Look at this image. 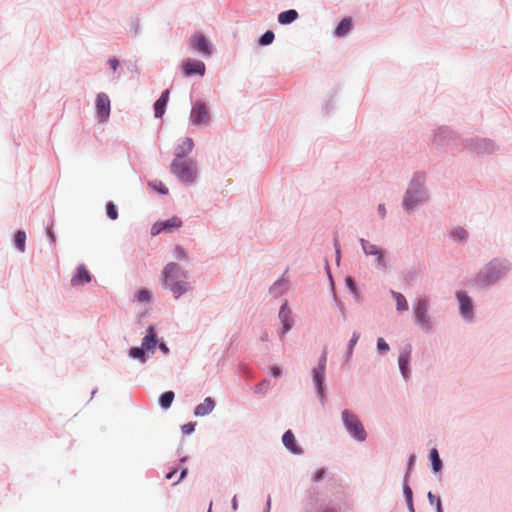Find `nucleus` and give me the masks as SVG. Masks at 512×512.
<instances>
[{
	"label": "nucleus",
	"mask_w": 512,
	"mask_h": 512,
	"mask_svg": "<svg viewBox=\"0 0 512 512\" xmlns=\"http://www.w3.org/2000/svg\"><path fill=\"white\" fill-rule=\"evenodd\" d=\"M162 276L163 286L168 288L176 299L190 290V284L186 280L187 272L177 264L168 263L162 271Z\"/></svg>",
	"instance_id": "1"
},
{
	"label": "nucleus",
	"mask_w": 512,
	"mask_h": 512,
	"mask_svg": "<svg viewBox=\"0 0 512 512\" xmlns=\"http://www.w3.org/2000/svg\"><path fill=\"white\" fill-rule=\"evenodd\" d=\"M171 172L180 181L191 183L196 178V164L193 161L175 159L171 163Z\"/></svg>",
	"instance_id": "2"
},
{
	"label": "nucleus",
	"mask_w": 512,
	"mask_h": 512,
	"mask_svg": "<svg viewBox=\"0 0 512 512\" xmlns=\"http://www.w3.org/2000/svg\"><path fill=\"white\" fill-rule=\"evenodd\" d=\"M342 420L352 437L358 441H364L366 439V431L357 415L349 410H344L342 412Z\"/></svg>",
	"instance_id": "3"
},
{
	"label": "nucleus",
	"mask_w": 512,
	"mask_h": 512,
	"mask_svg": "<svg viewBox=\"0 0 512 512\" xmlns=\"http://www.w3.org/2000/svg\"><path fill=\"white\" fill-rule=\"evenodd\" d=\"M507 266L494 260L488 264L484 271L478 274L477 282L481 285H488L496 281L507 270Z\"/></svg>",
	"instance_id": "4"
},
{
	"label": "nucleus",
	"mask_w": 512,
	"mask_h": 512,
	"mask_svg": "<svg viewBox=\"0 0 512 512\" xmlns=\"http://www.w3.org/2000/svg\"><path fill=\"white\" fill-rule=\"evenodd\" d=\"M414 314L416 318V322L420 325L421 328L425 330H430L432 325L428 316V303L425 299H420L415 307Z\"/></svg>",
	"instance_id": "5"
},
{
	"label": "nucleus",
	"mask_w": 512,
	"mask_h": 512,
	"mask_svg": "<svg viewBox=\"0 0 512 512\" xmlns=\"http://www.w3.org/2000/svg\"><path fill=\"white\" fill-rule=\"evenodd\" d=\"M190 119L195 125L207 124L209 122L210 115L204 102L197 101L194 103L191 110Z\"/></svg>",
	"instance_id": "6"
},
{
	"label": "nucleus",
	"mask_w": 512,
	"mask_h": 512,
	"mask_svg": "<svg viewBox=\"0 0 512 512\" xmlns=\"http://www.w3.org/2000/svg\"><path fill=\"white\" fill-rule=\"evenodd\" d=\"M193 49L204 56H210L212 53L211 46L206 37L201 33H195L190 40Z\"/></svg>",
	"instance_id": "7"
},
{
	"label": "nucleus",
	"mask_w": 512,
	"mask_h": 512,
	"mask_svg": "<svg viewBox=\"0 0 512 512\" xmlns=\"http://www.w3.org/2000/svg\"><path fill=\"white\" fill-rule=\"evenodd\" d=\"M181 225V219L174 216L168 220L156 222L151 229V233L152 235H158L162 231H172L173 229L181 227Z\"/></svg>",
	"instance_id": "8"
},
{
	"label": "nucleus",
	"mask_w": 512,
	"mask_h": 512,
	"mask_svg": "<svg viewBox=\"0 0 512 512\" xmlns=\"http://www.w3.org/2000/svg\"><path fill=\"white\" fill-rule=\"evenodd\" d=\"M360 242H361L362 249H363L364 253L366 255L375 256L377 264L380 267L385 268L386 263H385V259H384L383 250L380 249L379 247H377L376 245L369 243L368 241H366L364 239H361Z\"/></svg>",
	"instance_id": "9"
},
{
	"label": "nucleus",
	"mask_w": 512,
	"mask_h": 512,
	"mask_svg": "<svg viewBox=\"0 0 512 512\" xmlns=\"http://www.w3.org/2000/svg\"><path fill=\"white\" fill-rule=\"evenodd\" d=\"M96 110L100 121H105L110 115V100L109 97L100 93L96 98Z\"/></svg>",
	"instance_id": "10"
},
{
	"label": "nucleus",
	"mask_w": 512,
	"mask_h": 512,
	"mask_svg": "<svg viewBox=\"0 0 512 512\" xmlns=\"http://www.w3.org/2000/svg\"><path fill=\"white\" fill-rule=\"evenodd\" d=\"M185 76L198 74L203 76L205 73V64L199 60L186 59L182 63Z\"/></svg>",
	"instance_id": "11"
},
{
	"label": "nucleus",
	"mask_w": 512,
	"mask_h": 512,
	"mask_svg": "<svg viewBox=\"0 0 512 512\" xmlns=\"http://www.w3.org/2000/svg\"><path fill=\"white\" fill-rule=\"evenodd\" d=\"M325 363L326 353L322 355L318 367L313 370V380L318 388V392L320 395H322L323 393L322 384L324 381Z\"/></svg>",
	"instance_id": "12"
},
{
	"label": "nucleus",
	"mask_w": 512,
	"mask_h": 512,
	"mask_svg": "<svg viewBox=\"0 0 512 512\" xmlns=\"http://www.w3.org/2000/svg\"><path fill=\"white\" fill-rule=\"evenodd\" d=\"M410 356H411V346L408 345L406 348H404L399 355V368L404 378H407L409 375V362H410Z\"/></svg>",
	"instance_id": "13"
},
{
	"label": "nucleus",
	"mask_w": 512,
	"mask_h": 512,
	"mask_svg": "<svg viewBox=\"0 0 512 512\" xmlns=\"http://www.w3.org/2000/svg\"><path fill=\"white\" fill-rule=\"evenodd\" d=\"M91 281V275L84 265H80L77 268L76 274L71 279L72 286L83 285Z\"/></svg>",
	"instance_id": "14"
},
{
	"label": "nucleus",
	"mask_w": 512,
	"mask_h": 512,
	"mask_svg": "<svg viewBox=\"0 0 512 512\" xmlns=\"http://www.w3.org/2000/svg\"><path fill=\"white\" fill-rule=\"evenodd\" d=\"M457 298L460 303V312L464 317L470 318L472 316V303L471 299L464 292H457Z\"/></svg>",
	"instance_id": "15"
},
{
	"label": "nucleus",
	"mask_w": 512,
	"mask_h": 512,
	"mask_svg": "<svg viewBox=\"0 0 512 512\" xmlns=\"http://www.w3.org/2000/svg\"><path fill=\"white\" fill-rule=\"evenodd\" d=\"M157 335L152 326H149L147 329V335L143 338L142 347L146 351L154 350L157 345Z\"/></svg>",
	"instance_id": "16"
},
{
	"label": "nucleus",
	"mask_w": 512,
	"mask_h": 512,
	"mask_svg": "<svg viewBox=\"0 0 512 512\" xmlns=\"http://www.w3.org/2000/svg\"><path fill=\"white\" fill-rule=\"evenodd\" d=\"M169 90H165L154 104L155 116L160 118L165 113V107L169 99Z\"/></svg>",
	"instance_id": "17"
},
{
	"label": "nucleus",
	"mask_w": 512,
	"mask_h": 512,
	"mask_svg": "<svg viewBox=\"0 0 512 512\" xmlns=\"http://www.w3.org/2000/svg\"><path fill=\"white\" fill-rule=\"evenodd\" d=\"M215 407V403L212 398L207 397L205 400L196 406L194 414L196 416H205L209 414Z\"/></svg>",
	"instance_id": "18"
},
{
	"label": "nucleus",
	"mask_w": 512,
	"mask_h": 512,
	"mask_svg": "<svg viewBox=\"0 0 512 512\" xmlns=\"http://www.w3.org/2000/svg\"><path fill=\"white\" fill-rule=\"evenodd\" d=\"M193 147H194L193 140L191 138H189V137H186L183 140L182 144L179 145L178 147H176V149H175V156L177 157V159H181L186 154L191 152Z\"/></svg>",
	"instance_id": "19"
},
{
	"label": "nucleus",
	"mask_w": 512,
	"mask_h": 512,
	"mask_svg": "<svg viewBox=\"0 0 512 512\" xmlns=\"http://www.w3.org/2000/svg\"><path fill=\"white\" fill-rule=\"evenodd\" d=\"M287 304H283L279 312V317L283 324V333L288 332L292 326V319L290 317V311L286 309Z\"/></svg>",
	"instance_id": "20"
},
{
	"label": "nucleus",
	"mask_w": 512,
	"mask_h": 512,
	"mask_svg": "<svg viewBox=\"0 0 512 512\" xmlns=\"http://www.w3.org/2000/svg\"><path fill=\"white\" fill-rule=\"evenodd\" d=\"M282 441L285 447L292 451L293 453L301 452V449L296 446L294 434L290 430L284 433Z\"/></svg>",
	"instance_id": "21"
},
{
	"label": "nucleus",
	"mask_w": 512,
	"mask_h": 512,
	"mask_svg": "<svg viewBox=\"0 0 512 512\" xmlns=\"http://www.w3.org/2000/svg\"><path fill=\"white\" fill-rule=\"evenodd\" d=\"M298 18V12L294 9H290L284 12H281L278 15V21L282 25L290 24Z\"/></svg>",
	"instance_id": "22"
},
{
	"label": "nucleus",
	"mask_w": 512,
	"mask_h": 512,
	"mask_svg": "<svg viewBox=\"0 0 512 512\" xmlns=\"http://www.w3.org/2000/svg\"><path fill=\"white\" fill-rule=\"evenodd\" d=\"M421 199V194L418 191L412 192V190L409 189L404 199V205L407 208H413Z\"/></svg>",
	"instance_id": "23"
},
{
	"label": "nucleus",
	"mask_w": 512,
	"mask_h": 512,
	"mask_svg": "<svg viewBox=\"0 0 512 512\" xmlns=\"http://www.w3.org/2000/svg\"><path fill=\"white\" fill-rule=\"evenodd\" d=\"M352 27V20L350 18H344L341 20V22L338 24L335 34L338 37H342L346 35Z\"/></svg>",
	"instance_id": "24"
},
{
	"label": "nucleus",
	"mask_w": 512,
	"mask_h": 512,
	"mask_svg": "<svg viewBox=\"0 0 512 512\" xmlns=\"http://www.w3.org/2000/svg\"><path fill=\"white\" fill-rule=\"evenodd\" d=\"M391 294L396 301L397 310L401 312L407 311L408 303L406 298L399 292L391 291Z\"/></svg>",
	"instance_id": "25"
},
{
	"label": "nucleus",
	"mask_w": 512,
	"mask_h": 512,
	"mask_svg": "<svg viewBox=\"0 0 512 512\" xmlns=\"http://www.w3.org/2000/svg\"><path fill=\"white\" fill-rule=\"evenodd\" d=\"M174 396L175 395L173 391H167L163 393L159 399L160 406L164 409H168L174 400Z\"/></svg>",
	"instance_id": "26"
},
{
	"label": "nucleus",
	"mask_w": 512,
	"mask_h": 512,
	"mask_svg": "<svg viewBox=\"0 0 512 512\" xmlns=\"http://www.w3.org/2000/svg\"><path fill=\"white\" fill-rule=\"evenodd\" d=\"M26 234L24 231H18L15 235L14 243L20 252L25 251Z\"/></svg>",
	"instance_id": "27"
},
{
	"label": "nucleus",
	"mask_w": 512,
	"mask_h": 512,
	"mask_svg": "<svg viewBox=\"0 0 512 512\" xmlns=\"http://www.w3.org/2000/svg\"><path fill=\"white\" fill-rule=\"evenodd\" d=\"M430 458H431V461H432L433 470L435 472L440 471V469L442 467V463H441L438 451L435 448L431 450Z\"/></svg>",
	"instance_id": "28"
},
{
	"label": "nucleus",
	"mask_w": 512,
	"mask_h": 512,
	"mask_svg": "<svg viewBox=\"0 0 512 512\" xmlns=\"http://www.w3.org/2000/svg\"><path fill=\"white\" fill-rule=\"evenodd\" d=\"M145 349L143 347H133L130 350V356L136 359L141 360L142 362L146 361L145 357Z\"/></svg>",
	"instance_id": "29"
},
{
	"label": "nucleus",
	"mask_w": 512,
	"mask_h": 512,
	"mask_svg": "<svg viewBox=\"0 0 512 512\" xmlns=\"http://www.w3.org/2000/svg\"><path fill=\"white\" fill-rule=\"evenodd\" d=\"M107 215L110 219L116 220L118 218V212L116 206L112 202H108L106 205Z\"/></svg>",
	"instance_id": "30"
},
{
	"label": "nucleus",
	"mask_w": 512,
	"mask_h": 512,
	"mask_svg": "<svg viewBox=\"0 0 512 512\" xmlns=\"http://www.w3.org/2000/svg\"><path fill=\"white\" fill-rule=\"evenodd\" d=\"M428 500L431 505L436 506V512H443L442 506H441V500L439 498H436V496L432 493H428Z\"/></svg>",
	"instance_id": "31"
},
{
	"label": "nucleus",
	"mask_w": 512,
	"mask_h": 512,
	"mask_svg": "<svg viewBox=\"0 0 512 512\" xmlns=\"http://www.w3.org/2000/svg\"><path fill=\"white\" fill-rule=\"evenodd\" d=\"M149 185L161 194H168V188L161 181L150 182Z\"/></svg>",
	"instance_id": "32"
},
{
	"label": "nucleus",
	"mask_w": 512,
	"mask_h": 512,
	"mask_svg": "<svg viewBox=\"0 0 512 512\" xmlns=\"http://www.w3.org/2000/svg\"><path fill=\"white\" fill-rule=\"evenodd\" d=\"M274 33L272 31L265 32L259 40L261 45H268L274 40Z\"/></svg>",
	"instance_id": "33"
},
{
	"label": "nucleus",
	"mask_w": 512,
	"mask_h": 512,
	"mask_svg": "<svg viewBox=\"0 0 512 512\" xmlns=\"http://www.w3.org/2000/svg\"><path fill=\"white\" fill-rule=\"evenodd\" d=\"M269 387H270L269 381L264 380L255 386L254 391L259 394H264L268 391Z\"/></svg>",
	"instance_id": "34"
},
{
	"label": "nucleus",
	"mask_w": 512,
	"mask_h": 512,
	"mask_svg": "<svg viewBox=\"0 0 512 512\" xmlns=\"http://www.w3.org/2000/svg\"><path fill=\"white\" fill-rule=\"evenodd\" d=\"M452 236L455 240H464L467 237V231L463 228H456L453 230Z\"/></svg>",
	"instance_id": "35"
},
{
	"label": "nucleus",
	"mask_w": 512,
	"mask_h": 512,
	"mask_svg": "<svg viewBox=\"0 0 512 512\" xmlns=\"http://www.w3.org/2000/svg\"><path fill=\"white\" fill-rule=\"evenodd\" d=\"M359 333H354L352 338L350 339L349 341V345H348V352H347V355L348 357H350L352 355V352H353V348L354 346L356 345L357 341L359 340Z\"/></svg>",
	"instance_id": "36"
},
{
	"label": "nucleus",
	"mask_w": 512,
	"mask_h": 512,
	"mask_svg": "<svg viewBox=\"0 0 512 512\" xmlns=\"http://www.w3.org/2000/svg\"><path fill=\"white\" fill-rule=\"evenodd\" d=\"M137 300L140 302H148L150 300V293L148 290L142 289L137 293Z\"/></svg>",
	"instance_id": "37"
},
{
	"label": "nucleus",
	"mask_w": 512,
	"mask_h": 512,
	"mask_svg": "<svg viewBox=\"0 0 512 512\" xmlns=\"http://www.w3.org/2000/svg\"><path fill=\"white\" fill-rule=\"evenodd\" d=\"M403 493L405 495L406 502H412L413 501L412 490H411V488L407 484L403 485Z\"/></svg>",
	"instance_id": "38"
},
{
	"label": "nucleus",
	"mask_w": 512,
	"mask_h": 512,
	"mask_svg": "<svg viewBox=\"0 0 512 512\" xmlns=\"http://www.w3.org/2000/svg\"><path fill=\"white\" fill-rule=\"evenodd\" d=\"M377 348L381 352H386L389 350V345L386 343V341L383 338H378Z\"/></svg>",
	"instance_id": "39"
},
{
	"label": "nucleus",
	"mask_w": 512,
	"mask_h": 512,
	"mask_svg": "<svg viewBox=\"0 0 512 512\" xmlns=\"http://www.w3.org/2000/svg\"><path fill=\"white\" fill-rule=\"evenodd\" d=\"M195 426H196L195 423H192V422L187 423L182 426V432L184 434H191L195 430Z\"/></svg>",
	"instance_id": "40"
},
{
	"label": "nucleus",
	"mask_w": 512,
	"mask_h": 512,
	"mask_svg": "<svg viewBox=\"0 0 512 512\" xmlns=\"http://www.w3.org/2000/svg\"><path fill=\"white\" fill-rule=\"evenodd\" d=\"M176 258L179 260L186 259V252L181 246H177L175 249Z\"/></svg>",
	"instance_id": "41"
},
{
	"label": "nucleus",
	"mask_w": 512,
	"mask_h": 512,
	"mask_svg": "<svg viewBox=\"0 0 512 512\" xmlns=\"http://www.w3.org/2000/svg\"><path fill=\"white\" fill-rule=\"evenodd\" d=\"M108 63H109V65H110L111 69H112V70H114V71H115V70L117 69V67L119 66V61H118L116 58H112V59H110Z\"/></svg>",
	"instance_id": "42"
},
{
	"label": "nucleus",
	"mask_w": 512,
	"mask_h": 512,
	"mask_svg": "<svg viewBox=\"0 0 512 512\" xmlns=\"http://www.w3.org/2000/svg\"><path fill=\"white\" fill-rule=\"evenodd\" d=\"M271 374H272V376H274V377H279V376L281 375V370H280V368H279V367H277V366L272 367V368H271Z\"/></svg>",
	"instance_id": "43"
},
{
	"label": "nucleus",
	"mask_w": 512,
	"mask_h": 512,
	"mask_svg": "<svg viewBox=\"0 0 512 512\" xmlns=\"http://www.w3.org/2000/svg\"><path fill=\"white\" fill-rule=\"evenodd\" d=\"M378 212H379V214H380V216H381L382 218H384V217L386 216V209H385L384 204H380V205L378 206Z\"/></svg>",
	"instance_id": "44"
},
{
	"label": "nucleus",
	"mask_w": 512,
	"mask_h": 512,
	"mask_svg": "<svg viewBox=\"0 0 512 512\" xmlns=\"http://www.w3.org/2000/svg\"><path fill=\"white\" fill-rule=\"evenodd\" d=\"M176 472H177V470L175 469V470H173V471H171V472L167 473L166 478H167L168 480L172 479V478H173V476L176 474Z\"/></svg>",
	"instance_id": "45"
},
{
	"label": "nucleus",
	"mask_w": 512,
	"mask_h": 512,
	"mask_svg": "<svg viewBox=\"0 0 512 512\" xmlns=\"http://www.w3.org/2000/svg\"><path fill=\"white\" fill-rule=\"evenodd\" d=\"M186 474H187V469L182 470L179 480L176 481L175 484L178 483L181 479H183L186 476Z\"/></svg>",
	"instance_id": "46"
},
{
	"label": "nucleus",
	"mask_w": 512,
	"mask_h": 512,
	"mask_svg": "<svg viewBox=\"0 0 512 512\" xmlns=\"http://www.w3.org/2000/svg\"><path fill=\"white\" fill-rule=\"evenodd\" d=\"M159 348H160L164 353H167V352H168V348H167V346H166L164 343L160 344V345H159Z\"/></svg>",
	"instance_id": "47"
},
{
	"label": "nucleus",
	"mask_w": 512,
	"mask_h": 512,
	"mask_svg": "<svg viewBox=\"0 0 512 512\" xmlns=\"http://www.w3.org/2000/svg\"><path fill=\"white\" fill-rule=\"evenodd\" d=\"M407 505H408V509H409L410 512H415L414 506H413V501L412 502H407Z\"/></svg>",
	"instance_id": "48"
},
{
	"label": "nucleus",
	"mask_w": 512,
	"mask_h": 512,
	"mask_svg": "<svg viewBox=\"0 0 512 512\" xmlns=\"http://www.w3.org/2000/svg\"><path fill=\"white\" fill-rule=\"evenodd\" d=\"M346 282H347V285H348L351 289L354 287V283H353L352 279L348 278V279L346 280Z\"/></svg>",
	"instance_id": "49"
},
{
	"label": "nucleus",
	"mask_w": 512,
	"mask_h": 512,
	"mask_svg": "<svg viewBox=\"0 0 512 512\" xmlns=\"http://www.w3.org/2000/svg\"><path fill=\"white\" fill-rule=\"evenodd\" d=\"M233 508L236 509L237 508V502H236V498L234 497L233 499Z\"/></svg>",
	"instance_id": "50"
},
{
	"label": "nucleus",
	"mask_w": 512,
	"mask_h": 512,
	"mask_svg": "<svg viewBox=\"0 0 512 512\" xmlns=\"http://www.w3.org/2000/svg\"><path fill=\"white\" fill-rule=\"evenodd\" d=\"M413 461H414V456H411V457H410V461H409V465H410V466H411V465H413Z\"/></svg>",
	"instance_id": "51"
},
{
	"label": "nucleus",
	"mask_w": 512,
	"mask_h": 512,
	"mask_svg": "<svg viewBox=\"0 0 512 512\" xmlns=\"http://www.w3.org/2000/svg\"><path fill=\"white\" fill-rule=\"evenodd\" d=\"M337 255H339V250H336ZM339 260V256H337V261Z\"/></svg>",
	"instance_id": "52"
},
{
	"label": "nucleus",
	"mask_w": 512,
	"mask_h": 512,
	"mask_svg": "<svg viewBox=\"0 0 512 512\" xmlns=\"http://www.w3.org/2000/svg\"><path fill=\"white\" fill-rule=\"evenodd\" d=\"M211 506H212V503H210V506H209L208 512H211Z\"/></svg>",
	"instance_id": "53"
}]
</instances>
